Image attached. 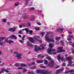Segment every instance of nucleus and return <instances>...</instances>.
Returning <instances> with one entry per match:
<instances>
[{"mask_svg":"<svg viewBox=\"0 0 74 74\" xmlns=\"http://www.w3.org/2000/svg\"><path fill=\"white\" fill-rule=\"evenodd\" d=\"M40 39V37L37 36H35L32 38H29V39L31 42H34L36 41H39L40 43H42V40L39 39Z\"/></svg>","mask_w":74,"mask_h":74,"instance_id":"nucleus-1","label":"nucleus"},{"mask_svg":"<svg viewBox=\"0 0 74 74\" xmlns=\"http://www.w3.org/2000/svg\"><path fill=\"white\" fill-rule=\"evenodd\" d=\"M45 46H46V44H42L40 45V47H41V48L40 47L38 46L37 45H36L35 46V48L34 49V51L35 52H38V51H40V50H43L44 49H45V48L44 47Z\"/></svg>","mask_w":74,"mask_h":74,"instance_id":"nucleus-2","label":"nucleus"},{"mask_svg":"<svg viewBox=\"0 0 74 74\" xmlns=\"http://www.w3.org/2000/svg\"><path fill=\"white\" fill-rule=\"evenodd\" d=\"M55 51H56L55 49H52L51 48H49L47 50L48 53L49 55H56V52L51 53V52H54Z\"/></svg>","mask_w":74,"mask_h":74,"instance_id":"nucleus-3","label":"nucleus"},{"mask_svg":"<svg viewBox=\"0 0 74 74\" xmlns=\"http://www.w3.org/2000/svg\"><path fill=\"white\" fill-rule=\"evenodd\" d=\"M36 71L37 73H39V74H47V71L45 70H40L38 69H37L36 70Z\"/></svg>","mask_w":74,"mask_h":74,"instance_id":"nucleus-4","label":"nucleus"},{"mask_svg":"<svg viewBox=\"0 0 74 74\" xmlns=\"http://www.w3.org/2000/svg\"><path fill=\"white\" fill-rule=\"evenodd\" d=\"M72 59L70 58V57H68V58H66V60H69V64L67 65L68 66H71V67H72V62H73L71 61Z\"/></svg>","mask_w":74,"mask_h":74,"instance_id":"nucleus-5","label":"nucleus"},{"mask_svg":"<svg viewBox=\"0 0 74 74\" xmlns=\"http://www.w3.org/2000/svg\"><path fill=\"white\" fill-rule=\"evenodd\" d=\"M63 47H59L57 48V53H60V52H64L65 50L62 49Z\"/></svg>","mask_w":74,"mask_h":74,"instance_id":"nucleus-6","label":"nucleus"},{"mask_svg":"<svg viewBox=\"0 0 74 74\" xmlns=\"http://www.w3.org/2000/svg\"><path fill=\"white\" fill-rule=\"evenodd\" d=\"M14 53H16V57L18 59H22V54L17 53L15 51L14 52Z\"/></svg>","mask_w":74,"mask_h":74,"instance_id":"nucleus-7","label":"nucleus"},{"mask_svg":"<svg viewBox=\"0 0 74 74\" xmlns=\"http://www.w3.org/2000/svg\"><path fill=\"white\" fill-rule=\"evenodd\" d=\"M54 64V61L53 60L51 61V63L49 64L48 63V61H47V64L50 67H52V66H53Z\"/></svg>","mask_w":74,"mask_h":74,"instance_id":"nucleus-8","label":"nucleus"},{"mask_svg":"<svg viewBox=\"0 0 74 74\" xmlns=\"http://www.w3.org/2000/svg\"><path fill=\"white\" fill-rule=\"evenodd\" d=\"M58 58L59 59V60L60 62H61L60 60H61L62 61H64V62H66V61L65 60V58H61L60 57V56L59 55L58 56Z\"/></svg>","mask_w":74,"mask_h":74,"instance_id":"nucleus-9","label":"nucleus"},{"mask_svg":"<svg viewBox=\"0 0 74 74\" xmlns=\"http://www.w3.org/2000/svg\"><path fill=\"white\" fill-rule=\"evenodd\" d=\"M18 28L17 27H14L12 28H11L9 29V31H11V32H14L15 31V30Z\"/></svg>","mask_w":74,"mask_h":74,"instance_id":"nucleus-10","label":"nucleus"},{"mask_svg":"<svg viewBox=\"0 0 74 74\" xmlns=\"http://www.w3.org/2000/svg\"><path fill=\"white\" fill-rule=\"evenodd\" d=\"M47 40L48 42H55V40H54V39H50L49 38H48L47 36Z\"/></svg>","mask_w":74,"mask_h":74,"instance_id":"nucleus-11","label":"nucleus"},{"mask_svg":"<svg viewBox=\"0 0 74 74\" xmlns=\"http://www.w3.org/2000/svg\"><path fill=\"white\" fill-rule=\"evenodd\" d=\"M4 39H5V38H1V39L0 40V45H3V40Z\"/></svg>","mask_w":74,"mask_h":74,"instance_id":"nucleus-12","label":"nucleus"},{"mask_svg":"<svg viewBox=\"0 0 74 74\" xmlns=\"http://www.w3.org/2000/svg\"><path fill=\"white\" fill-rule=\"evenodd\" d=\"M8 39H5V41H6L7 42H8V43H9V44H11V43H13L14 42V41L12 40H7Z\"/></svg>","mask_w":74,"mask_h":74,"instance_id":"nucleus-13","label":"nucleus"},{"mask_svg":"<svg viewBox=\"0 0 74 74\" xmlns=\"http://www.w3.org/2000/svg\"><path fill=\"white\" fill-rule=\"evenodd\" d=\"M63 69H60L59 70H56V74H58V73H59V72H60V71H63Z\"/></svg>","mask_w":74,"mask_h":74,"instance_id":"nucleus-14","label":"nucleus"},{"mask_svg":"<svg viewBox=\"0 0 74 74\" xmlns=\"http://www.w3.org/2000/svg\"><path fill=\"white\" fill-rule=\"evenodd\" d=\"M10 38H14V39H17V37H16L14 35H12L10 36H9Z\"/></svg>","mask_w":74,"mask_h":74,"instance_id":"nucleus-15","label":"nucleus"},{"mask_svg":"<svg viewBox=\"0 0 74 74\" xmlns=\"http://www.w3.org/2000/svg\"><path fill=\"white\" fill-rule=\"evenodd\" d=\"M57 31L58 32H62L63 31V29L62 28H58L57 29Z\"/></svg>","mask_w":74,"mask_h":74,"instance_id":"nucleus-16","label":"nucleus"},{"mask_svg":"<svg viewBox=\"0 0 74 74\" xmlns=\"http://www.w3.org/2000/svg\"><path fill=\"white\" fill-rule=\"evenodd\" d=\"M20 66L21 67H26V66H27L26 65L23 63H21L20 64Z\"/></svg>","mask_w":74,"mask_h":74,"instance_id":"nucleus-17","label":"nucleus"},{"mask_svg":"<svg viewBox=\"0 0 74 74\" xmlns=\"http://www.w3.org/2000/svg\"><path fill=\"white\" fill-rule=\"evenodd\" d=\"M23 16H24L25 18V19H27L29 18V16L27 15L26 14H24L23 15Z\"/></svg>","mask_w":74,"mask_h":74,"instance_id":"nucleus-18","label":"nucleus"},{"mask_svg":"<svg viewBox=\"0 0 74 74\" xmlns=\"http://www.w3.org/2000/svg\"><path fill=\"white\" fill-rule=\"evenodd\" d=\"M41 29L40 28V27H36L35 28V30L36 31H38V30H40Z\"/></svg>","mask_w":74,"mask_h":74,"instance_id":"nucleus-19","label":"nucleus"},{"mask_svg":"<svg viewBox=\"0 0 74 74\" xmlns=\"http://www.w3.org/2000/svg\"><path fill=\"white\" fill-rule=\"evenodd\" d=\"M68 37H69V38L68 39V40L69 41H71V38H73V37L71 35H69L68 36Z\"/></svg>","mask_w":74,"mask_h":74,"instance_id":"nucleus-20","label":"nucleus"},{"mask_svg":"<svg viewBox=\"0 0 74 74\" xmlns=\"http://www.w3.org/2000/svg\"><path fill=\"white\" fill-rule=\"evenodd\" d=\"M27 45H28V46H29V47H33V45L30 43L29 42H28V43H27Z\"/></svg>","mask_w":74,"mask_h":74,"instance_id":"nucleus-21","label":"nucleus"},{"mask_svg":"<svg viewBox=\"0 0 74 74\" xmlns=\"http://www.w3.org/2000/svg\"><path fill=\"white\" fill-rule=\"evenodd\" d=\"M35 64V62H33L31 64H27V66H32V65H34V64Z\"/></svg>","mask_w":74,"mask_h":74,"instance_id":"nucleus-22","label":"nucleus"},{"mask_svg":"<svg viewBox=\"0 0 74 74\" xmlns=\"http://www.w3.org/2000/svg\"><path fill=\"white\" fill-rule=\"evenodd\" d=\"M38 58H40V59H42L44 58V56H41L40 55H39L38 56Z\"/></svg>","mask_w":74,"mask_h":74,"instance_id":"nucleus-23","label":"nucleus"},{"mask_svg":"<svg viewBox=\"0 0 74 74\" xmlns=\"http://www.w3.org/2000/svg\"><path fill=\"white\" fill-rule=\"evenodd\" d=\"M5 71V69L4 68L2 69L1 71V72H0V74L2 73V72H4V71Z\"/></svg>","mask_w":74,"mask_h":74,"instance_id":"nucleus-24","label":"nucleus"},{"mask_svg":"<svg viewBox=\"0 0 74 74\" xmlns=\"http://www.w3.org/2000/svg\"><path fill=\"white\" fill-rule=\"evenodd\" d=\"M37 63H43V61L41 60L40 61L37 60L36 61Z\"/></svg>","mask_w":74,"mask_h":74,"instance_id":"nucleus-25","label":"nucleus"},{"mask_svg":"<svg viewBox=\"0 0 74 74\" xmlns=\"http://www.w3.org/2000/svg\"><path fill=\"white\" fill-rule=\"evenodd\" d=\"M25 30V31H26L27 34V33L28 32H29V29H28L27 28H25L24 29H22V30Z\"/></svg>","mask_w":74,"mask_h":74,"instance_id":"nucleus-26","label":"nucleus"},{"mask_svg":"<svg viewBox=\"0 0 74 74\" xmlns=\"http://www.w3.org/2000/svg\"><path fill=\"white\" fill-rule=\"evenodd\" d=\"M30 19L31 21H33L34 20V16H31L30 18Z\"/></svg>","mask_w":74,"mask_h":74,"instance_id":"nucleus-27","label":"nucleus"},{"mask_svg":"<svg viewBox=\"0 0 74 74\" xmlns=\"http://www.w3.org/2000/svg\"><path fill=\"white\" fill-rule=\"evenodd\" d=\"M47 58L48 59V60H51L52 59L50 57L48 56H47Z\"/></svg>","mask_w":74,"mask_h":74,"instance_id":"nucleus-28","label":"nucleus"},{"mask_svg":"<svg viewBox=\"0 0 74 74\" xmlns=\"http://www.w3.org/2000/svg\"><path fill=\"white\" fill-rule=\"evenodd\" d=\"M2 21H3V22L4 23H5V22H7V20L5 19V18H4L2 20Z\"/></svg>","mask_w":74,"mask_h":74,"instance_id":"nucleus-29","label":"nucleus"},{"mask_svg":"<svg viewBox=\"0 0 74 74\" xmlns=\"http://www.w3.org/2000/svg\"><path fill=\"white\" fill-rule=\"evenodd\" d=\"M60 37H56V39L57 40H58V41L60 40Z\"/></svg>","mask_w":74,"mask_h":74,"instance_id":"nucleus-30","label":"nucleus"},{"mask_svg":"<svg viewBox=\"0 0 74 74\" xmlns=\"http://www.w3.org/2000/svg\"><path fill=\"white\" fill-rule=\"evenodd\" d=\"M36 66H34L33 67H31L30 68L31 69H32V70H33V69H36Z\"/></svg>","mask_w":74,"mask_h":74,"instance_id":"nucleus-31","label":"nucleus"},{"mask_svg":"<svg viewBox=\"0 0 74 74\" xmlns=\"http://www.w3.org/2000/svg\"><path fill=\"white\" fill-rule=\"evenodd\" d=\"M45 34V33L44 32H41L40 33V34H41L42 35V36H44Z\"/></svg>","mask_w":74,"mask_h":74,"instance_id":"nucleus-32","label":"nucleus"},{"mask_svg":"<svg viewBox=\"0 0 74 74\" xmlns=\"http://www.w3.org/2000/svg\"><path fill=\"white\" fill-rule=\"evenodd\" d=\"M15 66L18 67V66H20V64H18V63H17L15 64Z\"/></svg>","mask_w":74,"mask_h":74,"instance_id":"nucleus-33","label":"nucleus"},{"mask_svg":"<svg viewBox=\"0 0 74 74\" xmlns=\"http://www.w3.org/2000/svg\"><path fill=\"white\" fill-rule=\"evenodd\" d=\"M74 69H71L69 71V73H73V72H74Z\"/></svg>","mask_w":74,"mask_h":74,"instance_id":"nucleus-34","label":"nucleus"},{"mask_svg":"<svg viewBox=\"0 0 74 74\" xmlns=\"http://www.w3.org/2000/svg\"><path fill=\"white\" fill-rule=\"evenodd\" d=\"M28 74H34V73L33 72H29V73H28Z\"/></svg>","mask_w":74,"mask_h":74,"instance_id":"nucleus-35","label":"nucleus"},{"mask_svg":"<svg viewBox=\"0 0 74 74\" xmlns=\"http://www.w3.org/2000/svg\"><path fill=\"white\" fill-rule=\"evenodd\" d=\"M22 70H23V72H26V71H27V70L25 68H23V69Z\"/></svg>","mask_w":74,"mask_h":74,"instance_id":"nucleus-36","label":"nucleus"},{"mask_svg":"<svg viewBox=\"0 0 74 74\" xmlns=\"http://www.w3.org/2000/svg\"><path fill=\"white\" fill-rule=\"evenodd\" d=\"M49 47H50V48H52V47H53V45L52 44H49Z\"/></svg>","mask_w":74,"mask_h":74,"instance_id":"nucleus-37","label":"nucleus"},{"mask_svg":"<svg viewBox=\"0 0 74 74\" xmlns=\"http://www.w3.org/2000/svg\"><path fill=\"white\" fill-rule=\"evenodd\" d=\"M52 72L47 71V74H51Z\"/></svg>","mask_w":74,"mask_h":74,"instance_id":"nucleus-38","label":"nucleus"},{"mask_svg":"<svg viewBox=\"0 0 74 74\" xmlns=\"http://www.w3.org/2000/svg\"><path fill=\"white\" fill-rule=\"evenodd\" d=\"M40 68H42L43 69H44V68H46V67H45V66H40Z\"/></svg>","mask_w":74,"mask_h":74,"instance_id":"nucleus-39","label":"nucleus"},{"mask_svg":"<svg viewBox=\"0 0 74 74\" xmlns=\"http://www.w3.org/2000/svg\"><path fill=\"white\" fill-rule=\"evenodd\" d=\"M19 4V3H15V6H17V5H18Z\"/></svg>","mask_w":74,"mask_h":74,"instance_id":"nucleus-40","label":"nucleus"},{"mask_svg":"<svg viewBox=\"0 0 74 74\" xmlns=\"http://www.w3.org/2000/svg\"><path fill=\"white\" fill-rule=\"evenodd\" d=\"M34 10V7H31L30 9V10Z\"/></svg>","mask_w":74,"mask_h":74,"instance_id":"nucleus-41","label":"nucleus"},{"mask_svg":"<svg viewBox=\"0 0 74 74\" xmlns=\"http://www.w3.org/2000/svg\"><path fill=\"white\" fill-rule=\"evenodd\" d=\"M23 69V68L22 67H18V68H17V69L18 70H19V69H21V70H22V69Z\"/></svg>","mask_w":74,"mask_h":74,"instance_id":"nucleus-42","label":"nucleus"},{"mask_svg":"<svg viewBox=\"0 0 74 74\" xmlns=\"http://www.w3.org/2000/svg\"><path fill=\"white\" fill-rule=\"evenodd\" d=\"M20 42L21 43H23V41L22 40H20Z\"/></svg>","mask_w":74,"mask_h":74,"instance_id":"nucleus-43","label":"nucleus"},{"mask_svg":"<svg viewBox=\"0 0 74 74\" xmlns=\"http://www.w3.org/2000/svg\"><path fill=\"white\" fill-rule=\"evenodd\" d=\"M61 43L62 45H64V42H63V40L61 41Z\"/></svg>","mask_w":74,"mask_h":74,"instance_id":"nucleus-44","label":"nucleus"},{"mask_svg":"<svg viewBox=\"0 0 74 74\" xmlns=\"http://www.w3.org/2000/svg\"><path fill=\"white\" fill-rule=\"evenodd\" d=\"M23 40H25V36H23V38H22Z\"/></svg>","mask_w":74,"mask_h":74,"instance_id":"nucleus-45","label":"nucleus"},{"mask_svg":"<svg viewBox=\"0 0 74 74\" xmlns=\"http://www.w3.org/2000/svg\"><path fill=\"white\" fill-rule=\"evenodd\" d=\"M44 64H47V60H45L44 61Z\"/></svg>","mask_w":74,"mask_h":74,"instance_id":"nucleus-46","label":"nucleus"},{"mask_svg":"<svg viewBox=\"0 0 74 74\" xmlns=\"http://www.w3.org/2000/svg\"><path fill=\"white\" fill-rule=\"evenodd\" d=\"M68 33L69 34H71V33H72V32L71 31H69L68 32Z\"/></svg>","mask_w":74,"mask_h":74,"instance_id":"nucleus-47","label":"nucleus"},{"mask_svg":"<svg viewBox=\"0 0 74 74\" xmlns=\"http://www.w3.org/2000/svg\"><path fill=\"white\" fill-rule=\"evenodd\" d=\"M62 66H66V64L64 63L62 65Z\"/></svg>","mask_w":74,"mask_h":74,"instance_id":"nucleus-48","label":"nucleus"},{"mask_svg":"<svg viewBox=\"0 0 74 74\" xmlns=\"http://www.w3.org/2000/svg\"><path fill=\"white\" fill-rule=\"evenodd\" d=\"M19 27H20V28H22V27H23V26H22V24L21 25H20Z\"/></svg>","mask_w":74,"mask_h":74,"instance_id":"nucleus-49","label":"nucleus"},{"mask_svg":"<svg viewBox=\"0 0 74 74\" xmlns=\"http://www.w3.org/2000/svg\"><path fill=\"white\" fill-rule=\"evenodd\" d=\"M29 33L30 34H31V33H32V30H29Z\"/></svg>","mask_w":74,"mask_h":74,"instance_id":"nucleus-50","label":"nucleus"},{"mask_svg":"<svg viewBox=\"0 0 74 74\" xmlns=\"http://www.w3.org/2000/svg\"><path fill=\"white\" fill-rule=\"evenodd\" d=\"M22 25V26L23 27H24L25 26V25H26V24H23Z\"/></svg>","mask_w":74,"mask_h":74,"instance_id":"nucleus-51","label":"nucleus"},{"mask_svg":"<svg viewBox=\"0 0 74 74\" xmlns=\"http://www.w3.org/2000/svg\"><path fill=\"white\" fill-rule=\"evenodd\" d=\"M28 25L29 26H30V25H31V24H30V23L29 22L28 23Z\"/></svg>","mask_w":74,"mask_h":74,"instance_id":"nucleus-52","label":"nucleus"},{"mask_svg":"<svg viewBox=\"0 0 74 74\" xmlns=\"http://www.w3.org/2000/svg\"><path fill=\"white\" fill-rule=\"evenodd\" d=\"M38 25H40V26L41 25V24H40V23H38Z\"/></svg>","mask_w":74,"mask_h":74,"instance_id":"nucleus-53","label":"nucleus"},{"mask_svg":"<svg viewBox=\"0 0 74 74\" xmlns=\"http://www.w3.org/2000/svg\"><path fill=\"white\" fill-rule=\"evenodd\" d=\"M21 32H22V30H20L18 32V33H19L20 34H21Z\"/></svg>","mask_w":74,"mask_h":74,"instance_id":"nucleus-54","label":"nucleus"},{"mask_svg":"<svg viewBox=\"0 0 74 74\" xmlns=\"http://www.w3.org/2000/svg\"><path fill=\"white\" fill-rule=\"evenodd\" d=\"M58 67H59V66H57L56 67V68H58Z\"/></svg>","mask_w":74,"mask_h":74,"instance_id":"nucleus-55","label":"nucleus"},{"mask_svg":"<svg viewBox=\"0 0 74 74\" xmlns=\"http://www.w3.org/2000/svg\"><path fill=\"white\" fill-rule=\"evenodd\" d=\"M72 53H74V50H73L72 51Z\"/></svg>","mask_w":74,"mask_h":74,"instance_id":"nucleus-56","label":"nucleus"},{"mask_svg":"<svg viewBox=\"0 0 74 74\" xmlns=\"http://www.w3.org/2000/svg\"><path fill=\"white\" fill-rule=\"evenodd\" d=\"M18 36L19 37H21V36L20 35H18Z\"/></svg>","mask_w":74,"mask_h":74,"instance_id":"nucleus-57","label":"nucleus"},{"mask_svg":"<svg viewBox=\"0 0 74 74\" xmlns=\"http://www.w3.org/2000/svg\"><path fill=\"white\" fill-rule=\"evenodd\" d=\"M5 71L6 73H8V71H6V70Z\"/></svg>","mask_w":74,"mask_h":74,"instance_id":"nucleus-58","label":"nucleus"},{"mask_svg":"<svg viewBox=\"0 0 74 74\" xmlns=\"http://www.w3.org/2000/svg\"><path fill=\"white\" fill-rule=\"evenodd\" d=\"M72 46L73 47H74V43L73 44Z\"/></svg>","mask_w":74,"mask_h":74,"instance_id":"nucleus-59","label":"nucleus"},{"mask_svg":"<svg viewBox=\"0 0 74 74\" xmlns=\"http://www.w3.org/2000/svg\"><path fill=\"white\" fill-rule=\"evenodd\" d=\"M3 64H1V65H0V66H3Z\"/></svg>","mask_w":74,"mask_h":74,"instance_id":"nucleus-60","label":"nucleus"},{"mask_svg":"<svg viewBox=\"0 0 74 74\" xmlns=\"http://www.w3.org/2000/svg\"><path fill=\"white\" fill-rule=\"evenodd\" d=\"M69 71L66 72V74H67L68 73H69Z\"/></svg>","mask_w":74,"mask_h":74,"instance_id":"nucleus-61","label":"nucleus"},{"mask_svg":"<svg viewBox=\"0 0 74 74\" xmlns=\"http://www.w3.org/2000/svg\"><path fill=\"white\" fill-rule=\"evenodd\" d=\"M8 24L9 25H10V23H8Z\"/></svg>","mask_w":74,"mask_h":74,"instance_id":"nucleus-62","label":"nucleus"},{"mask_svg":"<svg viewBox=\"0 0 74 74\" xmlns=\"http://www.w3.org/2000/svg\"><path fill=\"white\" fill-rule=\"evenodd\" d=\"M2 60V59H1V58H0V60Z\"/></svg>","mask_w":74,"mask_h":74,"instance_id":"nucleus-63","label":"nucleus"},{"mask_svg":"<svg viewBox=\"0 0 74 74\" xmlns=\"http://www.w3.org/2000/svg\"><path fill=\"white\" fill-rule=\"evenodd\" d=\"M73 66H74V64H73L72 65V67H73Z\"/></svg>","mask_w":74,"mask_h":74,"instance_id":"nucleus-64","label":"nucleus"}]
</instances>
